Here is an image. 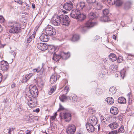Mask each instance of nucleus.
Masks as SVG:
<instances>
[{
	"label": "nucleus",
	"instance_id": "1",
	"mask_svg": "<svg viewBox=\"0 0 134 134\" xmlns=\"http://www.w3.org/2000/svg\"><path fill=\"white\" fill-rule=\"evenodd\" d=\"M9 32L13 33H18L20 32L21 27L19 24L16 22H10L9 23Z\"/></svg>",
	"mask_w": 134,
	"mask_h": 134
},
{
	"label": "nucleus",
	"instance_id": "2",
	"mask_svg": "<svg viewBox=\"0 0 134 134\" xmlns=\"http://www.w3.org/2000/svg\"><path fill=\"white\" fill-rule=\"evenodd\" d=\"M70 16L74 18L79 19L80 21L84 20L86 18L85 15L81 13L77 9L72 10L70 13Z\"/></svg>",
	"mask_w": 134,
	"mask_h": 134
},
{
	"label": "nucleus",
	"instance_id": "3",
	"mask_svg": "<svg viewBox=\"0 0 134 134\" xmlns=\"http://www.w3.org/2000/svg\"><path fill=\"white\" fill-rule=\"evenodd\" d=\"M38 90L35 86H30L28 91H26L27 96L29 98H36L37 96Z\"/></svg>",
	"mask_w": 134,
	"mask_h": 134
},
{
	"label": "nucleus",
	"instance_id": "4",
	"mask_svg": "<svg viewBox=\"0 0 134 134\" xmlns=\"http://www.w3.org/2000/svg\"><path fill=\"white\" fill-rule=\"evenodd\" d=\"M59 25L61 24L65 26H68L70 22L68 16L64 14L59 15Z\"/></svg>",
	"mask_w": 134,
	"mask_h": 134
},
{
	"label": "nucleus",
	"instance_id": "5",
	"mask_svg": "<svg viewBox=\"0 0 134 134\" xmlns=\"http://www.w3.org/2000/svg\"><path fill=\"white\" fill-rule=\"evenodd\" d=\"M60 119H64L66 122H69L71 120V114L68 112H61L59 115Z\"/></svg>",
	"mask_w": 134,
	"mask_h": 134
},
{
	"label": "nucleus",
	"instance_id": "6",
	"mask_svg": "<svg viewBox=\"0 0 134 134\" xmlns=\"http://www.w3.org/2000/svg\"><path fill=\"white\" fill-rule=\"evenodd\" d=\"M46 33L48 35L52 36L56 34L55 29L51 26L48 25L45 28Z\"/></svg>",
	"mask_w": 134,
	"mask_h": 134
},
{
	"label": "nucleus",
	"instance_id": "7",
	"mask_svg": "<svg viewBox=\"0 0 134 134\" xmlns=\"http://www.w3.org/2000/svg\"><path fill=\"white\" fill-rule=\"evenodd\" d=\"M73 4L72 2L70 1L69 2H67L64 5L61 4L60 6V8H63L65 10L70 11L73 8Z\"/></svg>",
	"mask_w": 134,
	"mask_h": 134
},
{
	"label": "nucleus",
	"instance_id": "8",
	"mask_svg": "<svg viewBox=\"0 0 134 134\" xmlns=\"http://www.w3.org/2000/svg\"><path fill=\"white\" fill-rule=\"evenodd\" d=\"M28 99V105L30 107L32 108L37 105V100L35 98H29Z\"/></svg>",
	"mask_w": 134,
	"mask_h": 134
},
{
	"label": "nucleus",
	"instance_id": "9",
	"mask_svg": "<svg viewBox=\"0 0 134 134\" xmlns=\"http://www.w3.org/2000/svg\"><path fill=\"white\" fill-rule=\"evenodd\" d=\"M97 23H94L92 22L91 20H89L87 21L86 23V26L82 27V30L83 31H85L86 27L89 28L92 27L93 26L96 25Z\"/></svg>",
	"mask_w": 134,
	"mask_h": 134
},
{
	"label": "nucleus",
	"instance_id": "10",
	"mask_svg": "<svg viewBox=\"0 0 134 134\" xmlns=\"http://www.w3.org/2000/svg\"><path fill=\"white\" fill-rule=\"evenodd\" d=\"M37 46L39 49L43 51H44L48 48V46L46 44L42 43H37Z\"/></svg>",
	"mask_w": 134,
	"mask_h": 134
},
{
	"label": "nucleus",
	"instance_id": "11",
	"mask_svg": "<svg viewBox=\"0 0 134 134\" xmlns=\"http://www.w3.org/2000/svg\"><path fill=\"white\" fill-rule=\"evenodd\" d=\"M76 130L75 125L73 124L69 125L66 129L67 133L68 134H73Z\"/></svg>",
	"mask_w": 134,
	"mask_h": 134
},
{
	"label": "nucleus",
	"instance_id": "12",
	"mask_svg": "<svg viewBox=\"0 0 134 134\" xmlns=\"http://www.w3.org/2000/svg\"><path fill=\"white\" fill-rule=\"evenodd\" d=\"M97 122L98 120L96 117L92 116L89 117L88 119L87 123L95 126L97 124Z\"/></svg>",
	"mask_w": 134,
	"mask_h": 134
},
{
	"label": "nucleus",
	"instance_id": "13",
	"mask_svg": "<svg viewBox=\"0 0 134 134\" xmlns=\"http://www.w3.org/2000/svg\"><path fill=\"white\" fill-rule=\"evenodd\" d=\"M103 20L104 22L108 21H109V19L107 15L109 13V11L108 9H105L103 11Z\"/></svg>",
	"mask_w": 134,
	"mask_h": 134
},
{
	"label": "nucleus",
	"instance_id": "14",
	"mask_svg": "<svg viewBox=\"0 0 134 134\" xmlns=\"http://www.w3.org/2000/svg\"><path fill=\"white\" fill-rule=\"evenodd\" d=\"M58 22L59 16L55 14L54 16L52 19V24L55 26H58Z\"/></svg>",
	"mask_w": 134,
	"mask_h": 134
},
{
	"label": "nucleus",
	"instance_id": "15",
	"mask_svg": "<svg viewBox=\"0 0 134 134\" xmlns=\"http://www.w3.org/2000/svg\"><path fill=\"white\" fill-rule=\"evenodd\" d=\"M94 126L88 123L86 124L87 129L89 132H92L95 130V128Z\"/></svg>",
	"mask_w": 134,
	"mask_h": 134
},
{
	"label": "nucleus",
	"instance_id": "16",
	"mask_svg": "<svg viewBox=\"0 0 134 134\" xmlns=\"http://www.w3.org/2000/svg\"><path fill=\"white\" fill-rule=\"evenodd\" d=\"M32 75V73H30L26 75L25 76H23L21 81L22 83H26Z\"/></svg>",
	"mask_w": 134,
	"mask_h": 134
},
{
	"label": "nucleus",
	"instance_id": "17",
	"mask_svg": "<svg viewBox=\"0 0 134 134\" xmlns=\"http://www.w3.org/2000/svg\"><path fill=\"white\" fill-rule=\"evenodd\" d=\"M40 39L41 41L44 42H47L49 40V38L48 36L45 34H42L40 36Z\"/></svg>",
	"mask_w": 134,
	"mask_h": 134
},
{
	"label": "nucleus",
	"instance_id": "18",
	"mask_svg": "<svg viewBox=\"0 0 134 134\" xmlns=\"http://www.w3.org/2000/svg\"><path fill=\"white\" fill-rule=\"evenodd\" d=\"M85 3L83 2H80L77 3L76 6V9L79 11L82 10L85 7Z\"/></svg>",
	"mask_w": 134,
	"mask_h": 134
},
{
	"label": "nucleus",
	"instance_id": "19",
	"mask_svg": "<svg viewBox=\"0 0 134 134\" xmlns=\"http://www.w3.org/2000/svg\"><path fill=\"white\" fill-rule=\"evenodd\" d=\"M47 63V61H46L45 63H42V66L41 67L40 66H38L37 68H36L37 70V73H39L41 75H42L43 73L45 71L43 67L44 65Z\"/></svg>",
	"mask_w": 134,
	"mask_h": 134
},
{
	"label": "nucleus",
	"instance_id": "20",
	"mask_svg": "<svg viewBox=\"0 0 134 134\" xmlns=\"http://www.w3.org/2000/svg\"><path fill=\"white\" fill-rule=\"evenodd\" d=\"M70 56V55L69 52L66 53L63 52H61L59 54V57H60V58H62V59H64V58H65V59H68L69 58Z\"/></svg>",
	"mask_w": 134,
	"mask_h": 134
},
{
	"label": "nucleus",
	"instance_id": "21",
	"mask_svg": "<svg viewBox=\"0 0 134 134\" xmlns=\"http://www.w3.org/2000/svg\"><path fill=\"white\" fill-rule=\"evenodd\" d=\"M108 126L111 129L113 130L117 128L119 126V125L117 123L114 122L110 123Z\"/></svg>",
	"mask_w": 134,
	"mask_h": 134
},
{
	"label": "nucleus",
	"instance_id": "22",
	"mask_svg": "<svg viewBox=\"0 0 134 134\" xmlns=\"http://www.w3.org/2000/svg\"><path fill=\"white\" fill-rule=\"evenodd\" d=\"M125 70L124 69H123L121 70L120 72H117L115 75V77H118L120 76V74L121 76L122 77L123 79L125 76Z\"/></svg>",
	"mask_w": 134,
	"mask_h": 134
},
{
	"label": "nucleus",
	"instance_id": "23",
	"mask_svg": "<svg viewBox=\"0 0 134 134\" xmlns=\"http://www.w3.org/2000/svg\"><path fill=\"white\" fill-rule=\"evenodd\" d=\"M97 16V15L96 14L91 12L88 14V17L89 20H91L96 18Z\"/></svg>",
	"mask_w": 134,
	"mask_h": 134
},
{
	"label": "nucleus",
	"instance_id": "24",
	"mask_svg": "<svg viewBox=\"0 0 134 134\" xmlns=\"http://www.w3.org/2000/svg\"><path fill=\"white\" fill-rule=\"evenodd\" d=\"M57 80V77L56 76L55 74H54L51 77L50 82L51 83H54Z\"/></svg>",
	"mask_w": 134,
	"mask_h": 134
},
{
	"label": "nucleus",
	"instance_id": "25",
	"mask_svg": "<svg viewBox=\"0 0 134 134\" xmlns=\"http://www.w3.org/2000/svg\"><path fill=\"white\" fill-rule=\"evenodd\" d=\"M118 110L116 107H112L110 110V112L114 115H116L118 113Z\"/></svg>",
	"mask_w": 134,
	"mask_h": 134
},
{
	"label": "nucleus",
	"instance_id": "26",
	"mask_svg": "<svg viewBox=\"0 0 134 134\" xmlns=\"http://www.w3.org/2000/svg\"><path fill=\"white\" fill-rule=\"evenodd\" d=\"M116 88L114 87H111L110 88L109 92V94L111 96L112 95L116 92Z\"/></svg>",
	"mask_w": 134,
	"mask_h": 134
},
{
	"label": "nucleus",
	"instance_id": "27",
	"mask_svg": "<svg viewBox=\"0 0 134 134\" xmlns=\"http://www.w3.org/2000/svg\"><path fill=\"white\" fill-rule=\"evenodd\" d=\"M59 48H57L55 50V52L53 54L52 59H58L59 58Z\"/></svg>",
	"mask_w": 134,
	"mask_h": 134
},
{
	"label": "nucleus",
	"instance_id": "28",
	"mask_svg": "<svg viewBox=\"0 0 134 134\" xmlns=\"http://www.w3.org/2000/svg\"><path fill=\"white\" fill-rule=\"evenodd\" d=\"M107 103L109 104H111L114 103V100L112 97H109L105 99Z\"/></svg>",
	"mask_w": 134,
	"mask_h": 134
},
{
	"label": "nucleus",
	"instance_id": "29",
	"mask_svg": "<svg viewBox=\"0 0 134 134\" xmlns=\"http://www.w3.org/2000/svg\"><path fill=\"white\" fill-rule=\"evenodd\" d=\"M72 95V94H70V96H69V98L70 100H71V99H72V101L73 102H77L78 99V98L77 96H76V95H73V96L72 97H71V96Z\"/></svg>",
	"mask_w": 134,
	"mask_h": 134
},
{
	"label": "nucleus",
	"instance_id": "30",
	"mask_svg": "<svg viewBox=\"0 0 134 134\" xmlns=\"http://www.w3.org/2000/svg\"><path fill=\"white\" fill-rule=\"evenodd\" d=\"M132 3V2L130 1H128L126 2L125 5V8L126 9H128L130 8Z\"/></svg>",
	"mask_w": 134,
	"mask_h": 134
},
{
	"label": "nucleus",
	"instance_id": "31",
	"mask_svg": "<svg viewBox=\"0 0 134 134\" xmlns=\"http://www.w3.org/2000/svg\"><path fill=\"white\" fill-rule=\"evenodd\" d=\"M35 35L33 34L31 36H27L26 37L27 42L28 43H30L32 39H34L35 37Z\"/></svg>",
	"mask_w": 134,
	"mask_h": 134
},
{
	"label": "nucleus",
	"instance_id": "32",
	"mask_svg": "<svg viewBox=\"0 0 134 134\" xmlns=\"http://www.w3.org/2000/svg\"><path fill=\"white\" fill-rule=\"evenodd\" d=\"M118 102L121 104L125 103L126 102V99L124 97H120L118 98Z\"/></svg>",
	"mask_w": 134,
	"mask_h": 134
},
{
	"label": "nucleus",
	"instance_id": "33",
	"mask_svg": "<svg viewBox=\"0 0 134 134\" xmlns=\"http://www.w3.org/2000/svg\"><path fill=\"white\" fill-rule=\"evenodd\" d=\"M122 4V2L121 0H114V3H112V5L115 4L117 6L121 5Z\"/></svg>",
	"mask_w": 134,
	"mask_h": 134
},
{
	"label": "nucleus",
	"instance_id": "34",
	"mask_svg": "<svg viewBox=\"0 0 134 134\" xmlns=\"http://www.w3.org/2000/svg\"><path fill=\"white\" fill-rule=\"evenodd\" d=\"M79 38V37L78 35L75 34L74 35L71 39V41H78Z\"/></svg>",
	"mask_w": 134,
	"mask_h": 134
},
{
	"label": "nucleus",
	"instance_id": "35",
	"mask_svg": "<svg viewBox=\"0 0 134 134\" xmlns=\"http://www.w3.org/2000/svg\"><path fill=\"white\" fill-rule=\"evenodd\" d=\"M67 98V97L64 94L62 95L60 97H59V99L62 102H64L66 100Z\"/></svg>",
	"mask_w": 134,
	"mask_h": 134
},
{
	"label": "nucleus",
	"instance_id": "36",
	"mask_svg": "<svg viewBox=\"0 0 134 134\" xmlns=\"http://www.w3.org/2000/svg\"><path fill=\"white\" fill-rule=\"evenodd\" d=\"M118 68L117 65L114 64L111 65L109 67L110 69L112 70V71H113V72L116 71Z\"/></svg>",
	"mask_w": 134,
	"mask_h": 134
},
{
	"label": "nucleus",
	"instance_id": "37",
	"mask_svg": "<svg viewBox=\"0 0 134 134\" xmlns=\"http://www.w3.org/2000/svg\"><path fill=\"white\" fill-rule=\"evenodd\" d=\"M16 109L19 112L21 111L23 109L22 107L19 104H16Z\"/></svg>",
	"mask_w": 134,
	"mask_h": 134
},
{
	"label": "nucleus",
	"instance_id": "38",
	"mask_svg": "<svg viewBox=\"0 0 134 134\" xmlns=\"http://www.w3.org/2000/svg\"><path fill=\"white\" fill-rule=\"evenodd\" d=\"M102 6L101 4L99 3H97V4L95 7H94V5L93 6L94 8L98 10L101 9L102 8Z\"/></svg>",
	"mask_w": 134,
	"mask_h": 134
},
{
	"label": "nucleus",
	"instance_id": "39",
	"mask_svg": "<svg viewBox=\"0 0 134 134\" xmlns=\"http://www.w3.org/2000/svg\"><path fill=\"white\" fill-rule=\"evenodd\" d=\"M69 91V88L68 86H66L64 88V90L63 91L64 93L66 94Z\"/></svg>",
	"mask_w": 134,
	"mask_h": 134
},
{
	"label": "nucleus",
	"instance_id": "40",
	"mask_svg": "<svg viewBox=\"0 0 134 134\" xmlns=\"http://www.w3.org/2000/svg\"><path fill=\"white\" fill-rule=\"evenodd\" d=\"M118 133H122L124 132L125 130L124 127L123 126H121L120 128L118 131Z\"/></svg>",
	"mask_w": 134,
	"mask_h": 134
},
{
	"label": "nucleus",
	"instance_id": "41",
	"mask_svg": "<svg viewBox=\"0 0 134 134\" xmlns=\"http://www.w3.org/2000/svg\"><path fill=\"white\" fill-rule=\"evenodd\" d=\"M86 1L88 3L92 5L94 4L96 1V0H86Z\"/></svg>",
	"mask_w": 134,
	"mask_h": 134
},
{
	"label": "nucleus",
	"instance_id": "42",
	"mask_svg": "<svg viewBox=\"0 0 134 134\" xmlns=\"http://www.w3.org/2000/svg\"><path fill=\"white\" fill-rule=\"evenodd\" d=\"M56 87L55 86L52 87L50 91L48 92V94L51 95L55 91L56 89Z\"/></svg>",
	"mask_w": 134,
	"mask_h": 134
},
{
	"label": "nucleus",
	"instance_id": "43",
	"mask_svg": "<svg viewBox=\"0 0 134 134\" xmlns=\"http://www.w3.org/2000/svg\"><path fill=\"white\" fill-rule=\"evenodd\" d=\"M57 48H59V47H56L53 45H51L48 46V48L50 49L51 50H53L54 52H55V50Z\"/></svg>",
	"mask_w": 134,
	"mask_h": 134
},
{
	"label": "nucleus",
	"instance_id": "44",
	"mask_svg": "<svg viewBox=\"0 0 134 134\" xmlns=\"http://www.w3.org/2000/svg\"><path fill=\"white\" fill-rule=\"evenodd\" d=\"M8 65L5 66L2 65L1 66V69L2 71H5L8 70Z\"/></svg>",
	"mask_w": 134,
	"mask_h": 134
},
{
	"label": "nucleus",
	"instance_id": "45",
	"mask_svg": "<svg viewBox=\"0 0 134 134\" xmlns=\"http://www.w3.org/2000/svg\"><path fill=\"white\" fill-rule=\"evenodd\" d=\"M1 66H2V65L5 66L8 65V64L7 62L4 60H2L1 63Z\"/></svg>",
	"mask_w": 134,
	"mask_h": 134
},
{
	"label": "nucleus",
	"instance_id": "46",
	"mask_svg": "<svg viewBox=\"0 0 134 134\" xmlns=\"http://www.w3.org/2000/svg\"><path fill=\"white\" fill-rule=\"evenodd\" d=\"M123 59H111L112 62L116 61L118 63H120L122 61Z\"/></svg>",
	"mask_w": 134,
	"mask_h": 134
},
{
	"label": "nucleus",
	"instance_id": "47",
	"mask_svg": "<svg viewBox=\"0 0 134 134\" xmlns=\"http://www.w3.org/2000/svg\"><path fill=\"white\" fill-rule=\"evenodd\" d=\"M103 92V91L102 89L99 88H98L96 90V93L98 94H101Z\"/></svg>",
	"mask_w": 134,
	"mask_h": 134
},
{
	"label": "nucleus",
	"instance_id": "48",
	"mask_svg": "<svg viewBox=\"0 0 134 134\" xmlns=\"http://www.w3.org/2000/svg\"><path fill=\"white\" fill-rule=\"evenodd\" d=\"M109 57L110 59H112V58H116V56L114 54L111 53L109 55Z\"/></svg>",
	"mask_w": 134,
	"mask_h": 134
},
{
	"label": "nucleus",
	"instance_id": "49",
	"mask_svg": "<svg viewBox=\"0 0 134 134\" xmlns=\"http://www.w3.org/2000/svg\"><path fill=\"white\" fill-rule=\"evenodd\" d=\"M63 110L64 111H65V109L64 107L61 104H59V111L60 110Z\"/></svg>",
	"mask_w": 134,
	"mask_h": 134
},
{
	"label": "nucleus",
	"instance_id": "50",
	"mask_svg": "<svg viewBox=\"0 0 134 134\" xmlns=\"http://www.w3.org/2000/svg\"><path fill=\"white\" fill-rule=\"evenodd\" d=\"M10 54L11 55H13V57H12V58L13 57L14 58L16 54L14 51H10Z\"/></svg>",
	"mask_w": 134,
	"mask_h": 134
},
{
	"label": "nucleus",
	"instance_id": "51",
	"mask_svg": "<svg viewBox=\"0 0 134 134\" xmlns=\"http://www.w3.org/2000/svg\"><path fill=\"white\" fill-rule=\"evenodd\" d=\"M15 129V128L14 127L11 128H10L9 129V131L8 132V133H9V134H11V132L12 131H13Z\"/></svg>",
	"mask_w": 134,
	"mask_h": 134
},
{
	"label": "nucleus",
	"instance_id": "52",
	"mask_svg": "<svg viewBox=\"0 0 134 134\" xmlns=\"http://www.w3.org/2000/svg\"><path fill=\"white\" fill-rule=\"evenodd\" d=\"M118 133V131L117 130H114V131H111L110 132V134H117Z\"/></svg>",
	"mask_w": 134,
	"mask_h": 134
},
{
	"label": "nucleus",
	"instance_id": "53",
	"mask_svg": "<svg viewBox=\"0 0 134 134\" xmlns=\"http://www.w3.org/2000/svg\"><path fill=\"white\" fill-rule=\"evenodd\" d=\"M57 115V113H55L53 116L51 117V119L53 120H54L55 118H56V116Z\"/></svg>",
	"mask_w": 134,
	"mask_h": 134
},
{
	"label": "nucleus",
	"instance_id": "54",
	"mask_svg": "<svg viewBox=\"0 0 134 134\" xmlns=\"http://www.w3.org/2000/svg\"><path fill=\"white\" fill-rule=\"evenodd\" d=\"M4 19L3 16L1 15L0 16V22L1 23H3L4 21Z\"/></svg>",
	"mask_w": 134,
	"mask_h": 134
},
{
	"label": "nucleus",
	"instance_id": "55",
	"mask_svg": "<svg viewBox=\"0 0 134 134\" xmlns=\"http://www.w3.org/2000/svg\"><path fill=\"white\" fill-rule=\"evenodd\" d=\"M105 121H106L105 118V119H104V118L102 120H101V123L105 125L106 123Z\"/></svg>",
	"mask_w": 134,
	"mask_h": 134
},
{
	"label": "nucleus",
	"instance_id": "56",
	"mask_svg": "<svg viewBox=\"0 0 134 134\" xmlns=\"http://www.w3.org/2000/svg\"><path fill=\"white\" fill-rule=\"evenodd\" d=\"M15 2L21 5H22L23 3L22 1L20 0H15Z\"/></svg>",
	"mask_w": 134,
	"mask_h": 134
},
{
	"label": "nucleus",
	"instance_id": "57",
	"mask_svg": "<svg viewBox=\"0 0 134 134\" xmlns=\"http://www.w3.org/2000/svg\"><path fill=\"white\" fill-rule=\"evenodd\" d=\"M61 12L64 14L66 12L64 10L61 9L60 10L59 9V13H60Z\"/></svg>",
	"mask_w": 134,
	"mask_h": 134
},
{
	"label": "nucleus",
	"instance_id": "58",
	"mask_svg": "<svg viewBox=\"0 0 134 134\" xmlns=\"http://www.w3.org/2000/svg\"><path fill=\"white\" fill-rule=\"evenodd\" d=\"M127 97L130 100V96H131V94L130 93H129L127 94Z\"/></svg>",
	"mask_w": 134,
	"mask_h": 134
},
{
	"label": "nucleus",
	"instance_id": "59",
	"mask_svg": "<svg viewBox=\"0 0 134 134\" xmlns=\"http://www.w3.org/2000/svg\"><path fill=\"white\" fill-rule=\"evenodd\" d=\"M40 111V109L38 108H37L35 109V111L37 113L38 112Z\"/></svg>",
	"mask_w": 134,
	"mask_h": 134
},
{
	"label": "nucleus",
	"instance_id": "60",
	"mask_svg": "<svg viewBox=\"0 0 134 134\" xmlns=\"http://www.w3.org/2000/svg\"><path fill=\"white\" fill-rule=\"evenodd\" d=\"M15 83H13L11 86V87L12 88H13L15 86Z\"/></svg>",
	"mask_w": 134,
	"mask_h": 134
},
{
	"label": "nucleus",
	"instance_id": "61",
	"mask_svg": "<svg viewBox=\"0 0 134 134\" xmlns=\"http://www.w3.org/2000/svg\"><path fill=\"white\" fill-rule=\"evenodd\" d=\"M8 101V100L7 99H4L3 102L4 103H6Z\"/></svg>",
	"mask_w": 134,
	"mask_h": 134
},
{
	"label": "nucleus",
	"instance_id": "62",
	"mask_svg": "<svg viewBox=\"0 0 134 134\" xmlns=\"http://www.w3.org/2000/svg\"><path fill=\"white\" fill-rule=\"evenodd\" d=\"M32 71H33V72H37V69H36V68L33 69H32Z\"/></svg>",
	"mask_w": 134,
	"mask_h": 134
},
{
	"label": "nucleus",
	"instance_id": "63",
	"mask_svg": "<svg viewBox=\"0 0 134 134\" xmlns=\"http://www.w3.org/2000/svg\"><path fill=\"white\" fill-rule=\"evenodd\" d=\"M3 76L2 74L0 73V79H1V80H2Z\"/></svg>",
	"mask_w": 134,
	"mask_h": 134
},
{
	"label": "nucleus",
	"instance_id": "64",
	"mask_svg": "<svg viewBox=\"0 0 134 134\" xmlns=\"http://www.w3.org/2000/svg\"><path fill=\"white\" fill-rule=\"evenodd\" d=\"M113 39H115V40H116V37L114 35H113Z\"/></svg>",
	"mask_w": 134,
	"mask_h": 134
}]
</instances>
